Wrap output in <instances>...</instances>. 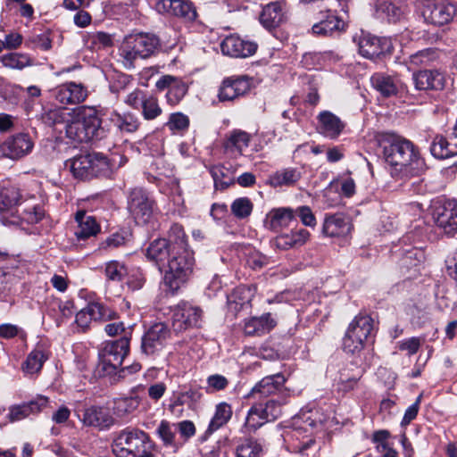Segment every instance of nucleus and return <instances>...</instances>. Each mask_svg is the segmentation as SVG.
<instances>
[{"instance_id": "1", "label": "nucleus", "mask_w": 457, "mask_h": 457, "mask_svg": "<svg viewBox=\"0 0 457 457\" xmlns=\"http://www.w3.org/2000/svg\"><path fill=\"white\" fill-rule=\"evenodd\" d=\"M386 162L405 176L418 175L425 168V162L414 144L395 134H388L382 141Z\"/></svg>"}, {"instance_id": "2", "label": "nucleus", "mask_w": 457, "mask_h": 457, "mask_svg": "<svg viewBox=\"0 0 457 457\" xmlns=\"http://www.w3.org/2000/svg\"><path fill=\"white\" fill-rule=\"evenodd\" d=\"M154 450L155 445L149 435L136 428L120 431L112 444L115 457H155Z\"/></svg>"}, {"instance_id": "3", "label": "nucleus", "mask_w": 457, "mask_h": 457, "mask_svg": "<svg viewBox=\"0 0 457 457\" xmlns=\"http://www.w3.org/2000/svg\"><path fill=\"white\" fill-rule=\"evenodd\" d=\"M195 260L192 250L172 252L165 265L163 285L166 290L175 295L185 286L193 275Z\"/></svg>"}, {"instance_id": "4", "label": "nucleus", "mask_w": 457, "mask_h": 457, "mask_svg": "<svg viewBox=\"0 0 457 457\" xmlns=\"http://www.w3.org/2000/svg\"><path fill=\"white\" fill-rule=\"evenodd\" d=\"M159 45L158 37L153 34L139 33L127 36L120 47V55L124 67L132 69L137 59L151 56Z\"/></svg>"}, {"instance_id": "5", "label": "nucleus", "mask_w": 457, "mask_h": 457, "mask_svg": "<svg viewBox=\"0 0 457 457\" xmlns=\"http://www.w3.org/2000/svg\"><path fill=\"white\" fill-rule=\"evenodd\" d=\"M129 352L128 333L120 338L104 343L98 352L97 372L99 376L115 373Z\"/></svg>"}, {"instance_id": "6", "label": "nucleus", "mask_w": 457, "mask_h": 457, "mask_svg": "<svg viewBox=\"0 0 457 457\" xmlns=\"http://www.w3.org/2000/svg\"><path fill=\"white\" fill-rule=\"evenodd\" d=\"M373 319L366 313H359L349 324L343 338V349L348 353H358L372 336Z\"/></svg>"}, {"instance_id": "7", "label": "nucleus", "mask_w": 457, "mask_h": 457, "mask_svg": "<svg viewBox=\"0 0 457 457\" xmlns=\"http://www.w3.org/2000/svg\"><path fill=\"white\" fill-rule=\"evenodd\" d=\"M73 176L80 179H89L97 176H105L110 171L109 162L100 154H80L65 162Z\"/></svg>"}, {"instance_id": "8", "label": "nucleus", "mask_w": 457, "mask_h": 457, "mask_svg": "<svg viewBox=\"0 0 457 457\" xmlns=\"http://www.w3.org/2000/svg\"><path fill=\"white\" fill-rule=\"evenodd\" d=\"M202 317L201 308L188 302L182 301L170 309L171 327L177 333L200 327Z\"/></svg>"}, {"instance_id": "9", "label": "nucleus", "mask_w": 457, "mask_h": 457, "mask_svg": "<svg viewBox=\"0 0 457 457\" xmlns=\"http://www.w3.org/2000/svg\"><path fill=\"white\" fill-rule=\"evenodd\" d=\"M420 12L428 23L443 26L451 22L456 14V6L445 0H424Z\"/></svg>"}, {"instance_id": "10", "label": "nucleus", "mask_w": 457, "mask_h": 457, "mask_svg": "<svg viewBox=\"0 0 457 457\" xmlns=\"http://www.w3.org/2000/svg\"><path fill=\"white\" fill-rule=\"evenodd\" d=\"M128 209L137 223L145 224L155 212V203L142 188H134L128 198Z\"/></svg>"}, {"instance_id": "11", "label": "nucleus", "mask_w": 457, "mask_h": 457, "mask_svg": "<svg viewBox=\"0 0 457 457\" xmlns=\"http://www.w3.org/2000/svg\"><path fill=\"white\" fill-rule=\"evenodd\" d=\"M433 219L438 228L447 235L457 232V200H438L433 206Z\"/></svg>"}, {"instance_id": "12", "label": "nucleus", "mask_w": 457, "mask_h": 457, "mask_svg": "<svg viewBox=\"0 0 457 457\" xmlns=\"http://www.w3.org/2000/svg\"><path fill=\"white\" fill-rule=\"evenodd\" d=\"M72 114H76L85 126L84 129L91 136L93 140H101L107 136V131L102 125L100 115H104V109L96 106L82 105L72 109Z\"/></svg>"}, {"instance_id": "13", "label": "nucleus", "mask_w": 457, "mask_h": 457, "mask_svg": "<svg viewBox=\"0 0 457 457\" xmlns=\"http://www.w3.org/2000/svg\"><path fill=\"white\" fill-rule=\"evenodd\" d=\"M353 42L357 45L360 54L368 59L378 57L392 49L389 39L373 36L363 30L353 36Z\"/></svg>"}, {"instance_id": "14", "label": "nucleus", "mask_w": 457, "mask_h": 457, "mask_svg": "<svg viewBox=\"0 0 457 457\" xmlns=\"http://www.w3.org/2000/svg\"><path fill=\"white\" fill-rule=\"evenodd\" d=\"M170 332L163 322L152 325L142 337L141 351L146 355H154L160 353L166 345Z\"/></svg>"}, {"instance_id": "15", "label": "nucleus", "mask_w": 457, "mask_h": 457, "mask_svg": "<svg viewBox=\"0 0 457 457\" xmlns=\"http://www.w3.org/2000/svg\"><path fill=\"white\" fill-rule=\"evenodd\" d=\"M88 95L87 87L73 81L61 84L51 90V97L62 105L79 104Z\"/></svg>"}, {"instance_id": "16", "label": "nucleus", "mask_w": 457, "mask_h": 457, "mask_svg": "<svg viewBox=\"0 0 457 457\" xmlns=\"http://www.w3.org/2000/svg\"><path fill=\"white\" fill-rule=\"evenodd\" d=\"M33 146L34 143L29 134H15L0 144V159H21L29 154Z\"/></svg>"}, {"instance_id": "17", "label": "nucleus", "mask_w": 457, "mask_h": 457, "mask_svg": "<svg viewBox=\"0 0 457 457\" xmlns=\"http://www.w3.org/2000/svg\"><path fill=\"white\" fill-rule=\"evenodd\" d=\"M117 317L118 313L114 310L100 303H91L76 314V323L85 329L93 320H113Z\"/></svg>"}, {"instance_id": "18", "label": "nucleus", "mask_w": 457, "mask_h": 457, "mask_svg": "<svg viewBox=\"0 0 457 457\" xmlns=\"http://www.w3.org/2000/svg\"><path fill=\"white\" fill-rule=\"evenodd\" d=\"M220 49L225 55L245 58L256 52L257 45L253 41L244 40L237 35H229L220 43Z\"/></svg>"}, {"instance_id": "19", "label": "nucleus", "mask_w": 457, "mask_h": 457, "mask_svg": "<svg viewBox=\"0 0 457 457\" xmlns=\"http://www.w3.org/2000/svg\"><path fill=\"white\" fill-rule=\"evenodd\" d=\"M77 415L85 426L100 429L109 428L114 422L109 411L99 406H90L79 410Z\"/></svg>"}, {"instance_id": "20", "label": "nucleus", "mask_w": 457, "mask_h": 457, "mask_svg": "<svg viewBox=\"0 0 457 457\" xmlns=\"http://www.w3.org/2000/svg\"><path fill=\"white\" fill-rule=\"evenodd\" d=\"M250 80L247 77L225 79L219 89L220 102H229L244 96L250 89Z\"/></svg>"}, {"instance_id": "21", "label": "nucleus", "mask_w": 457, "mask_h": 457, "mask_svg": "<svg viewBox=\"0 0 457 457\" xmlns=\"http://www.w3.org/2000/svg\"><path fill=\"white\" fill-rule=\"evenodd\" d=\"M412 79L417 90H442L445 85V74L438 70L414 72Z\"/></svg>"}, {"instance_id": "22", "label": "nucleus", "mask_w": 457, "mask_h": 457, "mask_svg": "<svg viewBox=\"0 0 457 457\" xmlns=\"http://www.w3.org/2000/svg\"><path fill=\"white\" fill-rule=\"evenodd\" d=\"M48 403V399L38 395L29 403H23L18 405H12L9 409L7 419L10 422H16L28 418L31 414L41 411Z\"/></svg>"}, {"instance_id": "23", "label": "nucleus", "mask_w": 457, "mask_h": 457, "mask_svg": "<svg viewBox=\"0 0 457 457\" xmlns=\"http://www.w3.org/2000/svg\"><path fill=\"white\" fill-rule=\"evenodd\" d=\"M146 258L162 271L172 256V248L166 238L154 240L146 249Z\"/></svg>"}, {"instance_id": "24", "label": "nucleus", "mask_w": 457, "mask_h": 457, "mask_svg": "<svg viewBox=\"0 0 457 457\" xmlns=\"http://www.w3.org/2000/svg\"><path fill=\"white\" fill-rule=\"evenodd\" d=\"M287 3L285 0L266 4L260 15L261 23L268 29L278 27L284 21Z\"/></svg>"}, {"instance_id": "25", "label": "nucleus", "mask_w": 457, "mask_h": 457, "mask_svg": "<svg viewBox=\"0 0 457 457\" xmlns=\"http://www.w3.org/2000/svg\"><path fill=\"white\" fill-rule=\"evenodd\" d=\"M322 231L330 237H344L350 233L351 223L347 216L342 212L326 214Z\"/></svg>"}, {"instance_id": "26", "label": "nucleus", "mask_w": 457, "mask_h": 457, "mask_svg": "<svg viewBox=\"0 0 457 457\" xmlns=\"http://www.w3.org/2000/svg\"><path fill=\"white\" fill-rule=\"evenodd\" d=\"M288 447L292 452L304 457H313L319 450V446L312 436H302L298 428L295 429L290 435Z\"/></svg>"}, {"instance_id": "27", "label": "nucleus", "mask_w": 457, "mask_h": 457, "mask_svg": "<svg viewBox=\"0 0 457 457\" xmlns=\"http://www.w3.org/2000/svg\"><path fill=\"white\" fill-rule=\"evenodd\" d=\"M286 382V378L281 373L264 377L251 390L249 395L261 397L274 396L281 392Z\"/></svg>"}, {"instance_id": "28", "label": "nucleus", "mask_w": 457, "mask_h": 457, "mask_svg": "<svg viewBox=\"0 0 457 457\" xmlns=\"http://www.w3.org/2000/svg\"><path fill=\"white\" fill-rule=\"evenodd\" d=\"M295 221V211L289 207L274 208L270 210L264 220L266 228L272 231H278L287 228Z\"/></svg>"}, {"instance_id": "29", "label": "nucleus", "mask_w": 457, "mask_h": 457, "mask_svg": "<svg viewBox=\"0 0 457 457\" xmlns=\"http://www.w3.org/2000/svg\"><path fill=\"white\" fill-rule=\"evenodd\" d=\"M317 119L319 122L318 131L330 139L337 138L345 129V123L340 118L329 111L320 112Z\"/></svg>"}, {"instance_id": "30", "label": "nucleus", "mask_w": 457, "mask_h": 457, "mask_svg": "<svg viewBox=\"0 0 457 457\" xmlns=\"http://www.w3.org/2000/svg\"><path fill=\"white\" fill-rule=\"evenodd\" d=\"M277 326V320L271 313L266 312L259 317H252L245 321L244 331L247 336H262Z\"/></svg>"}, {"instance_id": "31", "label": "nucleus", "mask_w": 457, "mask_h": 457, "mask_svg": "<svg viewBox=\"0 0 457 457\" xmlns=\"http://www.w3.org/2000/svg\"><path fill=\"white\" fill-rule=\"evenodd\" d=\"M156 87L161 90L168 88L167 101L172 105L177 104L187 92V86L184 82L169 75L162 77L156 82Z\"/></svg>"}, {"instance_id": "32", "label": "nucleus", "mask_w": 457, "mask_h": 457, "mask_svg": "<svg viewBox=\"0 0 457 457\" xmlns=\"http://www.w3.org/2000/svg\"><path fill=\"white\" fill-rule=\"evenodd\" d=\"M78 226L75 229V236L78 240H86L96 236L100 232V226L96 219L87 215L84 211H79L75 215Z\"/></svg>"}, {"instance_id": "33", "label": "nucleus", "mask_w": 457, "mask_h": 457, "mask_svg": "<svg viewBox=\"0 0 457 457\" xmlns=\"http://www.w3.org/2000/svg\"><path fill=\"white\" fill-rule=\"evenodd\" d=\"M361 377V369L356 364L351 363L339 371L337 383V390L343 393H347L353 390L355 387H357L359 380Z\"/></svg>"}, {"instance_id": "34", "label": "nucleus", "mask_w": 457, "mask_h": 457, "mask_svg": "<svg viewBox=\"0 0 457 457\" xmlns=\"http://www.w3.org/2000/svg\"><path fill=\"white\" fill-rule=\"evenodd\" d=\"M372 87L385 97L395 96L398 92L399 80L391 75L377 72L370 78Z\"/></svg>"}, {"instance_id": "35", "label": "nucleus", "mask_w": 457, "mask_h": 457, "mask_svg": "<svg viewBox=\"0 0 457 457\" xmlns=\"http://www.w3.org/2000/svg\"><path fill=\"white\" fill-rule=\"evenodd\" d=\"M253 296V292L251 288L245 286L236 287L228 296L227 304L230 312L237 314L245 307L250 305Z\"/></svg>"}, {"instance_id": "36", "label": "nucleus", "mask_w": 457, "mask_h": 457, "mask_svg": "<svg viewBox=\"0 0 457 457\" xmlns=\"http://www.w3.org/2000/svg\"><path fill=\"white\" fill-rule=\"evenodd\" d=\"M109 120L120 133L136 132L140 126L138 118L131 112L120 113L117 111H112L110 113Z\"/></svg>"}, {"instance_id": "37", "label": "nucleus", "mask_w": 457, "mask_h": 457, "mask_svg": "<svg viewBox=\"0 0 457 457\" xmlns=\"http://www.w3.org/2000/svg\"><path fill=\"white\" fill-rule=\"evenodd\" d=\"M310 238V233L304 228L292 230L290 233L281 234L275 238L278 248L287 250L289 248L303 245Z\"/></svg>"}, {"instance_id": "38", "label": "nucleus", "mask_w": 457, "mask_h": 457, "mask_svg": "<svg viewBox=\"0 0 457 457\" xmlns=\"http://www.w3.org/2000/svg\"><path fill=\"white\" fill-rule=\"evenodd\" d=\"M302 178L301 171L296 168H285L270 175L268 183L273 187H293Z\"/></svg>"}, {"instance_id": "39", "label": "nucleus", "mask_w": 457, "mask_h": 457, "mask_svg": "<svg viewBox=\"0 0 457 457\" xmlns=\"http://www.w3.org/2000/svg\"><path fill=\"white\" fill-rule=\"evenodd\" d=\"M48 357L49 353L45 345L43 344L37 345L26 358L22 365L23 371L31 375L38 372Z\"/></svg>"}, {"instance_id": "40", "label": "nucleus", "mask_w": 457, "mask_h": 457, "mask_svg": "<svg viewBox=\"0 0 457 457\" xmlns=\"http://www.w3.org/2000/svg\"><path fill=\"white\" fill-rule=\"evenodd\" d=\"M250 140L251 136L247 132L234 129L228 134L224 143V147L227 152L232 154L242 155L244 151L248 147Z\"/></svg>"}, {"instance_id": "41", "label": "nucleus", "mask_w": 457, "mask_h": 457, "mask_svg": "<svg viewBox=\"0 0 457 457\" xmlns=\"http://www.w3.org/2000/svg\"><path fill=\"white\" fill-rule=\"evenodd\" d=\"M21 200L20 189L10 183L0 185V212L14 209Z\"/></svg>"}, {"instance_id": "42", "label": "nucleus", "mask_w": 457, "mask_h": 457, "mask_svg": "<svg viewBox=\"0 0 457 457\" xmlns=\"http://www.w3.org/2000/svg\"><path fill=\"white\" fill-rule=\"evenodd\" d=\"M344 29V21L332 13L328 14L325 20L314 24L312 28L314 34L320 36H332Z\"/></svg>"}, {"instance_id": "43", "label": "nucleus", "mask_w": 457, "mask_h": 457, "mask_svg": "<svg viewBox=\"0 0 457 457\" xmlns=\"http://www.w3.org/2000/svg\"><path fill=\"white\" fill-rule=\"evenodd\" d=\"M267 422H270V420L266 418L265 411L258 402L248 410L244 426L248 431H256Z\"/></svg>"}, {"instance_id": "44", "label": "nucleus", "mask_w": 457, "mask_h": 457, "mask_svg": "<svg viewBox=\"0 0 457 457\" xmlns=\"http://www.w3.org/2000/svg\"><path fill=\"white\" fill-rule=\"evenodd\" d=\"M0 62L5 68L21 71L33 65V59L27 54L12 52L0 56Z\"/></svg>"}, {"instance_id": "45", "label": "nucleus", "mask_w": 457, "mask_h": 457, "mask_svg": "<svg viewBox=\"0 0 457 457\" xmlns=\"http://www.w3.org/2000/svg\"><path fill=\"white\" fill-rule=\"evenodd\" d=\"M232 413L233 411L230 404L225 402L217 404L214 415L209 423L206 432L212 434L226 425L231 419Z\"/></svg>"}, {"instance_id": "46", "label": "nucleus", "mask_w": 457, "mask_h": 457, "mask_svg": "<svg viewBox=\"0 0 457 457\" xmlns=\"http://www.w3.org/2000/svg\"><path fill=\"white\" fill-rule=\"evenodd\" d=\"M44 211L39 206L25 208L21 215H13L10 220L3 219L4 224L21 225L22 222L35 224L39 222L44 217Z\"/></svg>"}, {"instance_id": "47", "label": "nucleus", "mask_w": 457, "mask_h": 457, "mask_svg": "<svg viewBox=\"0 0 457 457\" xmlns=\"http://www.w3.org/2000/svg\"><path fill=\"white\" fill-rule=\"evenodd\" d=\"M85 126L81 123L76 114H72L68 123L65 125L66 136L77 142H88L93 140L87 131L84 129Z\"/></svg>"}, {"instance_id": "48", "label": "nucleus", "mask_w": 457, "mask_h": 457, "mask_svg": "<svg viewBox=\"0 0 457 457\" xmlns=\"http://www.w3.org/2000/svg\"><path fill=\"white\" fill-rule=\"evenodd\" d=\"M262 445L253 438L241 440L235 448L236 457H261Z\"/></svg>"}, {"instance_id": "49", "label": "nucleus", "mask_w": 457, "mask_h": 457, "mask_svg": "<svg viewBox=\"0 0 457 457\" xmlns=\"http://www.w3.org/2000/svg\"><path fill=\"white\" fill-rule=\"evenodd\" d=\"M175 251L190 250L187 245V238L184 228L181 225L172 224L168 231V238L166 239Z\"/></svg>"}, {"instance_id": "50", "label": "nucleus", "mask_w": 457, "mask_h": 457, "mask_svg": "<svg viewBox=\"0 0 457 457\" xmlns=\"http://www.w3.org/2000/svg\"><path fill=\"white\" fill-rule=\"evenodd\" d=\"M376 12L379 18L386 19L389 22H396L400 21L404 13L402 7L387 1L378 3L376 8Z\"/></svg>"}, {"instance_id": "51", "label": "nucleus", "mask_w": 457, "mask_h": 457, "mask_svg": "<svg viewBox=\"0 0 457 457\" xmlns=\"http://www.w3.org/2000/svg\"><path fill=\"white\" fill-rule=\"evenodd\" d=\"M141 403L138 395L118 398L114 401L113 411L119 417H123L136 411Z\"/></svg>"}, {"instance_id": "52", "label": "nucleus", "mask_w": 457, "mask_h": 457, "mask_svg": "<svg viewBox=\"0 0 457 457\" xmlns=\"http://www.w3.org/2000/svg\"><path fill=\"white\" fill-rule=\"evenodd\" d=\"M425 260V252L421 247L405 249L401 259V264L406 269L416 268Z\"/></svg>"}, {"instance_id": "53", "label": "nucleus", "mask_w": 457, "mask_h": 457, "mask_svg": "<svg viewBox=\"0 0 457 457\" xmlns=\"http://www.w3.org/2000/svg\"><path fill=\"white\" fill-rule=\"evenodd\" d=\"M286 402V397L278 396V398L272 397L266 401L259 402V403L262 405L266 418H269L270 421H274L280 417L282 413V406Z\"/></svg>"}, {"instance_id": "54", "label": "nucleus", "mask_w": 457, "mask_h": 457, "mask_svg": "<svg viewBox=\"0 0 457 457\" xmlns=\"http://www.w3.org/2000/svg\"><path fill=\"white\" fill-rule=\"evenodd\" d=\"M72 115V109L67 108H52L45 112L43 119L48 125H55L60 123L67 124Z\"/></svg>"}, {"instance_id": "55", "label": "nucleus", "mask_w": 457, "mask_h": 457, "mask_svg": "<svg viewBox=\"0 0 457 457\" xmlns=\"http://www.w3.org/2000/svg\"><path fill=\"white\" fill-rule=\"evenodd\" d=\"M140 109L142 110V116L146 120L156 119L162 112L159 105L157 97L153 95H146Z\"/></svg>"}, {"instance_id": "56", "label": "nucleus", "mask_w": 457, "mask_h": 457, "mask_svg": "<svg viewBox=\"0 0 457 457\" xmlns=\"http://www.w3.org/2000/svg\"><path fill=\"white\" fill-rule=\"evenodd\" d=\"M430 152L437 159H446L454 155L453 150L450 149L448 138L439 135L435 137Z\"/></svg>"}, {"instance_id": "57", "label": "nucleus", "mask_w": 457, "mask_h": 457, "mask_svg": "<svg viewBox=\"0 0 457 457\" xmlns=\"http://www.w3.org/2000/svg\"><path fill=\"white\" fill-rule=\"evenodd\" d=\"M231 212L237 219H245L249 217L253 212V204L247 197H239L231 204Z\"/></svg>"}, {"instance_id": "58", "label": "nucleus", "mask_w": 457, "mask_h": 457, "mask_svg": "<svg viewBox=\"0 0 457 457\" xmlns=\"http://www.w3.org/2000/svg\"><path fill=\"white\" fill-rule=\"evenodd\" d=\"M175 17L180 18L185 22H192L197 17V12L193 3L188 0H178Z\"/></svg>"}, {"instance_id": "59", "label": "nucleus", "mask_w": 457, "mask_h": 457, "mask_svg": "<svg viewBox=\"0 0 457 457\" xmlns=\"http://www.w3.org/2000/svg\"><path fill=\"white\" fill-rule=\"evenodd\" d=\"M438 58L436 49L427 48L420 50L410 56V63L414 66H426Z\"/></svg>"}, {"instance_id": "60", "label": "nucleus", "mask_w": 457, "mask_h": 457, "mask_svg": "<svg viewBox=\"0 0 457 457\" xmlns=\"http://www.w3.org/2000/svg\"><path fill=\"white\" fill-rule=\"evenodd\" d=\"M104 274L109 280L121 281L127 274V269L118 261H110L105 263Z\"/></svg>"}, {"instance_id": "61", "label": "nucleus", "mask_w": 457, "mask_h": 457, "mask_svg": "<svg viewBox=\"0 0 457 457\" xmlns=\"http://www.w3.org/2000/svg\"><path fill=\"white\" fill-rule=\"evenodd\" d=\"M157 434L166 446H174L175 428L174 425L167 420H162L157 428Z\"/></svg>"}, {"instance_id": "62", "label": "nucleus", "mask_w": 457, "mask_h": 457, "mask_svg": "<svg viewBox=\"0 0 457 457\" xmlns=\"http://www.w3.org/2000/svg\"><path fill=\"white\" fill-rule=\"evenodd\" d=\"M166 126L172 131L185 130L189 126V119L187 115L181 112L172 113L170 114Z\"/></svg>"}, {"instance_id": "63", "label": "nucleus", "mask_w": 457, "mask_h": 457, "mask_svg": "<svg viewBox=\"0 0 457 457\" xmlns=\"http://www.w3.org/2000/svg\"><path fill=\"white\" fill-rule=\"evenodd\" d=\"M228 385V380L222 375L214 374L207 378L206 390L209 393L225 389Z\"/></svg>"}, {"instance_id": "64", "label": "nucleus", "mask_w": 457, "mask_h": 457, "mask_svg": "<svg viewBox=\"0 0 457 457\" xmlns=\"http://www.w3.org/2000/svg\"><path fill=\"white\" fill-rule=\"evenodd\" d=\"M295 211V218L298 216L304 226L315 227L316 218L309 206H300Z\"/></svg>"}]
</instances>
